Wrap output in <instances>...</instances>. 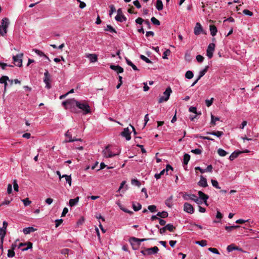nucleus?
<instances>
[{
  "label": "nucleus",
  "instance_id": "obj_1",
  "mask_svg": "<svg viewBox=\"0 0 259 259\" xmlns=\"http://www.w3.org/2000/svg\"><path fill=\"white\" fill-rule=\"evenodd\" d=\"M77 108L80 109L83 113V114L86 115L91 113V110L89 105L85 101H80L78 102Z\"/></svg>",
  "mask_w": 259,
  "mask_h": 259
},
{
  "label": "nucleus",
  "instance_id": "obj_2",
  "mask_svg": "<svg viewBox=\"0 0 259 259\" xmlns=\"http://www.w3.org/2000/svg\"><path fill=\"white\" fill-rule=\"evenodd\" d=\"M120 153V150H119L116 153H113L110 149V146H107L103 150V154L104 157L106 158H111L116 155H118Z\"/></svg>",
  "mask_w": 259,
  "mask_h": 259
},
{
  "label": "nucleus",
  "instance_id": "obj_3",
  "mask_svg": "<svg viewBox=\"0 0 259 259\" xmlns=\"http://www.w3.org/2000/svg\"><path fill=\"white\" fill-rule=\"evenodd\" d=\"M158 251V248L157 246H154L153 247L145 248V249L141 250L140 252L143 255H148L156 254Z\"/></svg>",
  "mask_w": 259,
  "mask_h": 259
},
{
  "label": "nucleus",
  "instance_id": "obj_4",
  "mask_svg": "<svg viewBox=\"0 0 259 259\" xmlns=\"http://www.w3.org/2000/svg\"><path fill=\"white\" fill-rule=\"evenodd\" d=\"M78 102V101L74 98L68 99V106L66 107V109H69L71 112L76 113V108L77 107Z\"/></svg>",
  "mask_w": 259,
  "mask_h": 259
},
{
  "label": "nucleus",
  "instance_id": "obj_5",
  "mask_svg": "<svg viewBox=\"0 0 259 259\" xmlns=\"http://www.w3.org/2000/svg\"><path fill=\"white\" fill-rule=\"evenodd\" d=\"M1 27H3V29H4L3 33L2 34H6L8 32V28L9 27V26L10 25V21L9 19L7 18H4L1 21Z\"/></svg>",
  "mask_w": 259,
  "mask_h": 259
},
{
  "label": "nucleus",
  "instance_id": "obj_6",
  "mask_svg": "<svg viewBox=\"0 0 259 259\" xmlns=\"http://www.w3.org/2000/svg\"><path fill=\"white\" fill-rule=\"evenodd\" d=\"M23 54H17L13 57V61L16 66L21 67L22 66Z\"/></svg>",
  "mask_w": 259,
  "mask_h": 259
},
{
  "label": "nucleus",
  "instance_id": "obj_7",
  "mask_svg": "<svg viewBox=\"0 0 259 259\" xmlns=\"http://www.w3.org/2000/svg\"><path fill=\"white\" fill-rule=\"evenodd\" d=\"M51 76L48 70H46L44 73V82L46 84V88L50 89L51 88L50 84Z\"/></svg>",
  "mask_w": 259,
  "mask_h": 259
},
{
  "label": "nucleus",
  "instance_id": "obj_8",
  "mask_svg": "<svg viewBox=\"0 0 259 259\" xmlns=\"http://www.w3.org/2000/svg\"><path fill=\"white\" fill-rule=\"evenodd\" d=\"M171 92H172V91L170 87L166 88V89L163 93V95L165 96V98H159L158 102L159 103H160L163 102L167 101L169 98Z\"/></svg>",
  "mask_w": 259,
  "mask_h": 259
},
{
  "label": "nucleus",
  "instance_id": "obj_9",
  "mask_svg": "<svg viewBox=\"0 0 259 259\" xmlns=\"http://www.w3.org/2000/svg\"><path fill=\"white\" fill-rule=\"evenodd\" d=\"M215 44L213 43H210L207 47L206 50V55L209 59L212 58L213 57V54L214 51Z\"/></svg>",
  "mask_w": 259,
  "mask_h": 259
},
{
  "label": "nucleus",
  "instance_id": "obj_10",
  "mask_svg": "<svg viewBox=\"0 0 259 259\" xmlns=\"http://www.w3.org/2000/svg\"><path fill=\"white\" fill-rule=\"evenodd\" d=\"M117 21L122 22L126 20V18L122 14V11L120 9L117 10V15L115 18Z\"/></svg>",
  "mask_w": 259,
  "mask_h": 259
},
{
  "label": "nucleus",
  "instance_id": "obj_11",
  "mask_svg": "<svg viewBox=\"0 0 259 259\" xmlns=\"http://www.w3.org/2000/svg\"><path fill=\"white\" fill-rule=\"evenodd\" d=\"M184 210L189 213L192 214L194 213V209L191 204L186 202L184 205Z\"/></svg>",
  "mask_w": 259,
  "mask_h": 259
},
{
  "label": "nucleus",
  "instance_id": "obj_12",
  "mask_svg": "<svg viewBox=\"0 0 259 259\" xmlns=\"http://www.w3.org/2000/svg\"><path fill=\"white\" fill-rule=\"evenodd\" d=\"M131 133L130 131V130L128 127H126L123 129V131L121 132V135L122 137H125L127 141H129L131 139Z\"/></svg>",
  "mask_w": 259,
  "mask_h": 259
},
{
  "label": "nucleus",
  "instance_id": "obj_13",
  "mask_svg": "<svg viewBox=\"0 0 259 259\" xmlns=\"http://www.w3.org/2000/svg\"><path fill=\"white\" fill-rule=\"evenodd\" d=\"M203 31V28L200 23H196L194 29V33L196 35H199Z\"/></svg>",
  "mask_w": 259,
  "mask_h": 259
},
{
  "label": "nucleus",
  "instance_id": "obj_14",
  "mask_svg": "<svg viewBox=\"0 0 259 259\" xmlns=\"http://www.w3.org/2000/svg\"><path fill=\"white\" fill-rule=\"evenodd\" d=\"M147 240H148V239H139L135 237H131L130 239V241L132 245H134V243H136L138 245H140L142 242Z\"/></svg>",
  "mask_w": 259,
  "mask_h": 259
},
{
  "label": "nucleus",
  "instance_id": "obj_15",
  "mask_svg": "<svg viewBox=\"0 0 259 259\" xmlns=\"http://www.w3.org/2000/svg\"><path fill=\"white\" fill-rule=\"evenodd\" d=\"M212 168H213L211 164L208 165L207 167H206V168H205H205L203 169L199 166H197V167H195L196 170H199L200 171V172L202 174L204 173L205 172H211L212 171Z\"/></svg>",
  "mask_w": 259,
  "mask_h": 259
},
{
  "label": "nucleus",
  "instance_id": "obj_16",
  "mask_svg": "<svg viewBox=\"0 0 259 259\" xmlns=\"http://www.w3.org/2000/svg\"><path fill=\"white\" fill-rule=\"evenodd\" d=\"M110 68L112 70L116 71L117 73H121L123 72V69L119 65H110Z\"/></svg>",
  "mask_w": 259,
  "mask_h": 259
},
{
  "label": "nucleus",
  "instance_id": "obj_17",
  "mask_svg": "<svg viewBox=\"0 0 259 259\" xmlns=\"http://www.w3.org/2000/svg\"><path fill=\"white\" fill-rule=\"evenodd\" d=\"M198 185L202 187H206L208 186L206 179L204 178L202 176H201Z\"/></svg>",
  "mask_w": 259,
  "mask_h": 259
},
{
  "label": "nucleus",
  "instance_id": "obj_18",
  "mask_svg": "<svg viewBox=\"0 0 259 259\" xmlns=\"http://www.w3.org/2000/svg\"><path fill=\"white\" fill-rule=\"evenodd\" d=\"M196 197V195L195 194H189L187 193H185L183 196V198L185 200H194V199Z\"/></svg>",
  "mask_w": 259,
  "mask_h": 259
},
{
  "label": "nucleus",
  "instance_id": "obj_19",
  "mask_svg": "<svg viewBox=\"0 0 259 259\" xmlns=\"http://www.w3.org/2000/svg\"><path fill=\"white\" fill-rule=\"evenodd\" d=\"M35 230L36 229L32 227H28L24 228L23 229V232L24 234H28L31 232H34Z\"/></svg>",
  "mask_w": 259,
  "mask_h": 259
},
{
  "label": "nucleus",
  "instance_id": "obj_20",
  "mask_svg": "<svg viewBox=\"0 0 259 259\" xmlns=\"http://www.w3.org/2000/svg\"><path fill=\"white\" fill-rule=\"evenodd\" d=\"M79 200V197H77L74 199H71L69 201V205L70 207L75 206Z\"/></svg>",
  "mask_w": 259,
  "mask_h": 259
},
{
  "label": "nucleus",
  "instance_id": "obj_21",
  "mask_svg": "<svg viewBox=\"0 0 259 259\" xmlns=\"http://www.w3.org/2000/svg\"><path fill=\"white\" fill-rule=\"evenodd\" d=\"M208 135H211L213 136H215L218 138L221 137L222 136L224 135L223 132L221 131H217V132H207L206 133Z\"/></svg>",
  "mask_w": 259,
  "mask_h": 259
},
{
  "label": "nucleus",
  "instance_id": "obj_22",
  "mask_svg": "<svg viewBox=\"0 0 259 259\" xmlns=\"http://www.w3.org/2000/svg\"><path fill=\"white\" fill-rule=\"evenodd\" d=\"M66 139L65 140L66 142H72V138L71 132L68 130L65 134Z\"/></svg>",
  "mask_w": 259,
  "mask_h": 259
},
{
  "label": "nucleus",
  "instance_id": "obj_23",
  "mask_svg": "<svg viewBox=\"0 0 259 259\" xmlns=\"http://www.w3.org/2000/svg\"><path fill=\"white\" fill-rule=\"evenodd\" d=\"M190 159V155L188 154H185L184 155V158H183V166H185V165H187Z\"/></svg>",
  "mask_w": 259,
  "mask_h": 259
},
{
  "label": "nucleus",
  "instance_id": "obj_24",
  "mask_svg": "<svg viewBox=\"0 0 259 259\" xmlns=\"http://www.w3.org/2000/svg\"><path fill=\"white\" fill-rule=\"evenodd\" d=\"M37 55L40 56V57H45L46 59L50 60L49 57L46 56L44 52H42V51L39 50H37V49H34L33 50Z\"/></svg>",
  "mask_w": 259,
  "mask_h": 259
},
{
  "label": "nucleus",
  "instance_id": "obj_25",
  "mask_svg": "<svg viewBox=\"0 0 259 259\" xmlns=\"http://www.w3.org/2000/svg\"><path fill=\"white\" fill-rule=\"evenodd\" d=\"M198 195L199 197V198L201 200H207L208 199V196L204 194L202 191H199L198 192Z\"/></svg>",
  "mask_w": 259,
  "mask_h": 259
},
{
  "label": "nucleus",
  "instance_id": "obj_26",
  "mask_svg": "<svg viewBox=\"0 0 259 259\" xmlns=\"http://www.w3.org/2000/svg\"><path fill=\"white\" fill-rule=\"evenodd\" d=\"M63 177H64V178L65 179V183L66 184H68L69 186L70 187L71 186V182H72L71 175L68 176L67 175H63Z\"/></svg>",
  "mask_w": 259,
  "mask_h": 259
},
{
  "label": "nucleus",
  "instance_id": "obj_27",
  "mask_svg": "<svg viewBox=\"0 0 259 259\" xmlns=\"http://www.w3.org/2000/svg\"><path fill=\"white\" fill-rule=\"evenodd\" d=\"M132 206L135 211L140 210L142 208V205L139 203L133 202Z\"/></svg>",
  "mask_w": 259,
  "mask_h": 259
},
{
  "label": "nucleus",
  "instance_id": "obj_28",
  "mask_svg": "<svg viewBox=\"0 0 259 259\" xmlns=\"http://www.w3.org/2000/svg\"><path fill=\"white\" fill-rule=\"evenodd\" d=\"M156 8L158 10H162L163 9V3L161 0H157L156 2Z\"/></svg>",
  "mask_w": 259,
  "mask_h": 259
},
{
  "label": "nucleus",
  "instance_id": "obj_29",
  "mask_svg": "<svg viewBox=\"0 0 259 259\" xmlns=\"http://www.w3.org/2000/svg\"><path fill=\"white\" fill-rule=\"evenodd\" d=\"M208 68H209V66H205V67L203 70H201L199 72V76L198 77V79H200L203 76H204L205 75V74L207 71Z\"/></svg>",
  "mask_w": 259,
  "mask_h": 259
},
{
  "label": "nucleus",
  "instance_id": "obj_30",
  "mask_svg": "<svg viewBox=\"0 0 259 259\" xmlns=\"http://www.w3.org/2000/svg\"><path fill=\"white\" fill-rule=\"evenodd\" d=\"M241 153V151H234L233 152L229 157L230 160H233L238 157V156Z\"/></svg>",
  "mask_w": 259,
  "mask_h": 259
},
{
  "label": "nucleus",
  "instance_id": "obj_31",
  "mask_svg": "<svg viewBox=\"0 0 259 259\" xmlns=\"http://www.w3.org/2000/svg\"><path fill=\"white\" fill-rule=\"evenodd\" d=\"M88 57L90 58L92 62H95L98 60L97 56L95 54H90L88 56Z\"/></svg>",
  "mask_w": 259,
  "mask_h": 259
},
{
  "label": "nucleus",
  "instance_id": "obj_32",
  "mask_svg": "<svg viewBox=\"0 0 259 259\" xmlns=\"http://www.w3.org/2000/svg\"><path fill=\"white\" fill-rule=\"evenodd\" d=\"M210 34L212 36H214L216 35L217 32V28L214 25L210 26Z\"/></svg>",
  "mask_w": 259,
  "mask_h": 259
},
{
  "label": "nucleus",
  "instance_id": "obj_33",
  "mask_svg": "<svg viewBox=\"0 0 259 259\" xmlns=\"http://www.w3.org/2000/svg\"><path fill=\"white\" fill-rule=\"evenodd\" d=\"M105 31H109L111 33H116V30L110 25H107L104 28Z\"/></svg>",
  "mask_w": 259,
  "mask_h": 259
},
{
  "label": "nucleus",
  "instance_id": "obj_34",
  "mask_svg": "<svg viewBox=\"0 0 259 259\" xmlns=\"http://www.w3.org/2000/svg\"><path fill=\"white\" fill-rule=\"evenodd\" d=\"M126 60V63L130 66L132 67V68L135 71H138L139 70L138 68L137 67V66L134 64L132 61H131L130 60H128V59L126 58L125 59Z\"/></svg>",
  "mask_w": 259,
  "mask_h": 259
},
{
  "label": "nucleus",
  "instance_id": "obj_35",
  "mask_svg": "<svg viewBox=\"0 0 259 259\" xmlns=\"http://www.w3.org/2000/svg\"><path fill=\"white\" fill-rule=\"evenodd\" d=\"M168 213L166 211H163L162 212H158L157 215L161 218H166L168 217Z\"/></svg>",
  "mask_w": 259,
  "mask_h": 259
},
{
  "label": "nucleus",
  "instance_id": "obj_36",
  "mask_svg": "<svg viewBox=\"0 0 259 259\" xmlns=\"http://www.w3.org/2000/svg\"><path fill=\"white\" fill-rule=\"evenodd\" d=\"M9 81L11 83H13V80H9V77L7 76H3L0 78V83H4L6 81Z\"/></svg>",
  "mask_w": 259,
  "mask_h": 259
},
{
  "label": "nucleus",
  "instance_id": "obj_37",
  "mask_svg": "<svg viewBox=\"0 0 259 259\" xmlns=\"http://www.w3.org/2000/svg\"><path fill=\"white\" fill-rule=\"evenodd\" d=\"M166 230H168L170 232H173L175 227L171 224H168L165 226Z\"/></svg>",
  "mask_w": 259,
  "mask_h": 259
},
{
  "label": "nucleus",
  "instance_id": "obj_38",
  "mask_svg": "<svg viewBox=\"0 0 259 259\" xmlns=\"http://www.w3.org/2000/svg\"><path fill=\"white\" fill-rule=\"evenodd\" d=\"M196 244H198L202 247H204L207 245V241L205 240H202L201 241H197L195 242Z\"/></svg>",
  "mask_w": 259,
  "mask_h": 259
},
{
  "label": "nucleus",
  "instance_id": "obj_39",
  "mask_svg": "<svg viewBox=\"0 0 259 259\" xmlns=\"http://www.w3.org/2000/svg\"><path fill=\"white\" fill-rule=\"evenodd\" d=\"M218 153L220 156H225L228 154L225 150L221 148L218 149Z\"/></svg>",
  "mask_w": 259,
  "mask_h": 259
},
{
  "label": "nucleus",
  "instance_id": "obj_40",
  "mask_svg": "<svg viewBox=\"0 0 259 259\" xmlns=\"http://www.w3.org/2000/svg\"><path fill=\"white\" fill-rule=\"evenodd\" d=\"M194 76L193 73L191 71H187L185 74V77L188 79H191Z\"/></svg>",
  "mask_w": 259,
  "mask_h": 259
},
{
  "label": "nucleus",
  "instance_id": "obj_41",
  "mask_svg": "<svg viewBox=\"0 0 259 259\" xmlns=\"http://www.w3.org/2000/svg\"><path fill=\"white\" fill-rule=\"evenodd\" d=\"M220 118L218 117H214L212 114L211 115V124L212 125L215 124V122L219 121Z\"/></svg>",
  "mask_w": 259,
  "mask_h": 259
},
{
  "label": "nucleus",
  "instance_id": "obj_42",
  "mask_svg": "<svg viewBox=\"0 0 259 259\" xmlns=\"http://www.w3.org/2000/svg\"><path fill=\"white\" fill-rule=\"evenodd\" d=\"M240 226H235V225H233V226H225V229L226 231H227L228 232H231L233 229H235V228H239Z\"/></svg>",
  "mask_w": 259,
  "mask_h": 259
},
{
  "label": "nucleus",
  "instance_id": "obj_43",
  "mask_svg": "<svg viewBox=\"0 0 259 259\" xmlns=\"http://www.w3.org/2000/svg\"><path fill=\"white\" fill-rule=\"evenodd\" d=\"M151 21L154 25H159L160 24V21L154 17L151 18Z\"/></svg>",
  "mask_w": 259,
  "mask_h": 259
},
{
  "label": "nucleus",
  "instance_id": "obj_44",
  "mask_svg": "<svg viewBox=\"0 0 259 259\" xmlns=\"http://www.w3.org/2000/svg\"><path fill=\"white\" fill-rule=\"evenodd\" d=\"M13 188L14 190L16 192L19 191V186L17 183V181L16 180H13Z\"/></svg>",
  "mask_w": 259,
  "mask_h": 259
},
{
  "label": "nucleus",
  "instance_id": "obj_45",
  "mask_svg": "<svg viewBox=\"0 0 259 259\" xmlns=\"http://www.w3.org/2000/svg\"><path fill=\"white\" fill-rule=\"evenodd\" d=\"M170 54V51L169 49L166 50L163 54L162 58L164 59H167V56L169 55Z\"/></svg>",
  "mask_w": 259,
  "mask_h": 259
},
{
  "label": "nucleus",
  "instance_id": "obj_46",
  "mask_svg": "<svg viewBox=\"0 0 259 259\" xmlns=\"http://www.w3.org/2000/svg\"><path fill=\"white\" fill-rule=\"evenodd\" d=\"M189 111L191 112H193L194 113H195L196 114H201V112H199V113L197 112V108L195 107L191 106L189 108Z\"/></svg>",
  "mask_w": 259,
  "mask_h": 259
},
{
  "label": "nucleus",
  "instance_id": "obj_47",
  "mask_svg": "<svg viewBox=\"0 0 259 259\" xmlns=\"http://www.w3.org/2000/svg\"><path fill=\"white\" fill-rule=\"evenodd\" d=\"M148 209L151 212H155L156 211V206L155 205H151L148 206Z\"/></svg>",
  "mask_w": 259,
  "mask_h": 259
},
{
  "label": "nucleus",
  "instance_id": "obj_48",
  "mask_svg": "<svg viewBox=\"0 0 259 259\" xmlns=\"http://www.w3.org/2000/svg\"><path fill=\"white\" fill-rule=\"evenodd\" d=\"M140 58L147 63H152V61L143 55H141Z\"/></svg>",
  "mask_w": 259,
  "mask_h": 259
},
{
  "label": "nucleus",
  "instance_id": "obj_49",
  "mask_svg": "<svg viewBox=\"0 0 259 259\" xmlns=\"http://www.w3.org/2000/svg\"><path fill=\"white\" fill-rule=\"evenodd\" d=\"M27 247H26V248H22L21 249V250L23 251H27L29 249H31L32 248V243L30 242H28L27 243Z\"/></svg>",
  "mask_w": 259,
  "mask_h": 259
},
{
  "label": "nucleus",
  "instance_id": "obj_50",
  "mask_svg": "<svg viewBox=\"0 0 259 259\" xmlns=\"http://www.w3.org/2000/svg\"><path fill=\"white\" fill-rule=\"evenodd\" d=\"M15 253L14 250H11V249L8 250V254H7L8 257H10V258L13 257L15 256Z\"/></svg>",
  "mask_w": 259,
  "mask_h": 259
},
{
  "label": "nucleus",
  "instance_id": "obj_51",
  "mask_svg": "<svg viewBox=\"0 0 259 259\" xmlns=\"http://www.w3.org/2000/svg\"><path fill=\"white\" fill-rule=\"evenodd\" d=\"M213 98H211L210 99H207L205 100V104H206V105L207 106V107H210L212 103H213Z\"/></svg>",
  "mask_w": 259,
  "mask_h": 259
},
{
  "label": "nucleus",
  "instance_id": "obj_52",
  "mask_svg": "<svg viewBox=\"0 0 259 259\" xmlns=\"http://www.w3.org/2000/svg\"><path fill=\"white\" fill-rule=\"evenodd\" d=\"M211 183L213 187H215L217 189H220L221 188L219 186L218 182L217 180H211Z\"/></svg>",
  "mask_w": 259,
  "mask_h": 259
},
{
  "label": "nucleus",
  "instance_id": "obj_53",
  "mask_svg": "<svg viewBox=\"0 0 259 259\" xmlns=\"http://www.w3.org/2000/svg\"><path fill=\"white\" fill-rule=\"evenodd\" d=\"M227 250L228 252H231L235 250V245L233 244L228 245L227 247Z\"/></svg>",
  "mask_w": 259,
  "mask_h": 259
},
{
  "label": "nucleus",
  "instance_id": "obj_54",
  "mask_svg": "<svg viewBox=\"0 0 259 259\" xmlns=\"http://www.w3.org/2000/svg\"><path fill=\"white\" fill-rule=\"evenodd\" d=\"M208 250L213 253L217 254H220V252L218 250V249L215 248H212L210 247L208 249Z\"/></svg>",
  "mask_w": 259,
  "mask_h": 259
},
{
  "label": "nucleus",
  "instance_id": "obj_55",
  "mask_svg": "<svg viewBox=\"0 0 259 259\" xmlns=\"http://www.w3.org/2000/svg\"><path fill=\"white\" fill-rule=\"evenodd\" d=\"M242 12L243 14L249 16H252L253 15V13L247 9L244 10Z\"/></svg>",
  "mask_w": 259,
  "mask_h": 259
},
{
  "label": "nucleus",
  "instance_id": "obj_56",
  "mask_svg": "<svg viewBox=\"0 0 259 259\" xmlns=\"http://www.w3.org/2000/svg\"><path fill=\"white\" fill-rule=\"evenodd\" d=\"M132 184L137 186H140L141 184L140 182L137 179H133L131 181Z\"/></svg>",
  "mask_w": 259,
  "mask_h": 259
},
{
  "label": "nucleus",
  "instance_id": "obj_57",
  "mask_svg": "<svg viewBox=\"0 0 259 259\" xmlns=\"http://www.w3.org/2000/svg\"><path fill=\"white\" fill-rule=\"evenodd\" d=\"M22 201H23L24 205L25 206L29 205L31 202L28 198L23 199Z\"/></svg>",
  "mask_w": 259,
  "mask_h": 259
},
{
  "label": "nucleus",
  "instance_id": "obj_58",
  "mask_svg": "<svg viewBox=\"0 0 259 259\" xmlns=\"http://www.w3.org/2000/svg\"><path fill=\"white\" fill-rule=\"evenodd\" d=\"M196 60L198 62L201 63L203 61L204 57L200 55H198L196 56Z\"/></svg>",
  "mask_w": 259,
  "mask_h": 259
},
{
  "label": "nucleus",
  "instance_id": "obj_59",
  "mask_svg": "<svg viewBox=\"0 0 259 259\" xmlns=\"http://www.w3.org/2000/svg\"><path fill=\"white\" fill-rule=\"evenodd\" d=\"M191 152L196 154H200L202 153V150L200 149H195L192 150Z\"/></svg>",
  "mask_w": 259,
  "mask_h": 259
},
{
  "label": "nucleus",
  "instance_id": "obj_60",
  "mask_svg": "<svg viewBox=\"0 0 259 259\" xmlns=\"http://www.w3.org/2000/svg\"><path fill=\"white\" fill-rule=\"evenodd\" d=\"M70 251V249L64 248L61 250L60 252L62 254H68Z\"/></svg>",
  "mask_w": 259,
  "mask_h": 259
},
{
  "label": "nucleus",
  "instance_id": "obj_61",
  "mask_svg": "<svg viewBox=\"0 0 259 259\" xmlns=\"http://www.w3.org/2000/svg\"><path fill=\"white\" fill-rule=\"evenodd\" d=\"M8 223L6 221H4L3 223V228H1L3 231L6 233V229L8 227Z\"/></svg>",
  "mask_w": 259,
  "mask_h": 259
},
{
  "label": "nucleus",
  "instance_id": "obj_62",
  "mask_svg": "<svg viewBox=\"0 0 259 259\" xmlns=\"http://www.w3.org/2000/svg\"><path fill=\"white\" fill-rule=\"evenodd\" d=\"M7 193L10 194L12 193V185L10 184H8L7 188Z\"/></svg>",
  "mask_w": 259,
  "mask_h": 259
},
{
  "label": "nucleus",
  "instance_id": "obj_63",
  "mask_svg": "<svg viewBox=\"0 0 259 259\" xmlns=\"http://www.w3.org/2000/svg\"><path fill=\"white\" fill-rule=\"evenodd\" d=\"M110 10L109 15L111 16L113 12L116 11V9L113 5H111L110 6Z\"/></svg>",
  "mask_w": 259,
  "mask_h": 259
},
{
  "label": "nucleus",
  "instance_id": "obj_64",
  "mask_svg": "<svg viewBox=\"0 0 259 259\" xmlns=\"http://www.w3.org/2000/svg\"><path fill=\"white\" fill-rule=\"evenodd\" d=\"M133 4L138 8L140 9L141 7V6L138 0H136L134 1Z\"/></svg>",
  "mask_w": 259,
  "mask_h": 259
}]
</instances>
